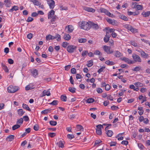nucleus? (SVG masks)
I'll use <instances>...</instances> for the list:
<instances>
[{
  "label": "nucleus",
  "mask_w": 150,
  "mask_h": 150,
  "mask_svg": "<svg viewBox=\"0 0 150 150\" xmlns=\"http://www.w3.org/2000/svg\"><path fill=\"white\" fill-rule=\"evenodd\" d=\"M100 11L101 12L104 13L105 14L106 13L107 11V10L106 9L103 8H100Z\"/></svg>",
  "instance_id": "56"
},
{
  "label": "nucleus",
  "mask_w": 150,
  "mask_h": 150,
  "mask_svg": "<svg viewBox=\"0 0 150 150\" xmlns=\"http://www.w3.org/2000/svg\"><path fill=\"white\" fill-rule=\"evenodd\" d=\"M18 90V88L16 86H11L8 87L7 88L8 91V93H14Z\"/></svg>",
  "instance_id": "3"
},
{
  "label": "nucleus",
  "mask_w": 150,
  "mask_h": 150,
  "mask_svg": "<svg viewBox=\"0 0 150 150\" xmlns=\"http://www.w3.org/2000/svg\"><path fill=\"white\" fill-rule=\"evenodd\" d=\"M138 51L140 53L142 56L144 58H146L148 57V54H147L144 51Z\"/></svg>",
  "instance_id": "17"
},
{
  "label": "nucleus",
  "mask_w": 150,
  "mask_h": 150,
  "mask_svg": "<svg viewBox=\"0 0 150 150\" xmlns=\"http://www.w3.org/2000/svg\"><path fill=\"white\" fill-rule=\"evenodd\" d=\"M30 1L33 3L35 5L37 6H39L40 5L41 3L39 1L37 0H29Z\"/></svg>",
  "instance_id": "14"
},
{
  "label": "nucleus",
  "mask_w": 150,
  "mask_h": 150,
  "mask_svg": "<svg viewBox=\"0 0 150 150\" xmlns=\"http://www.w3.org/2000/svg\"><path fill=\"white\" fill-rule=\"evenodd\" d=\"M1 65L2 66L3 69L6 72H8V69L7 67L3 63H1Z\"/></svg>",
  "instance_id": "24"
},
{
  "label": "nucleus",
  "mask_w": 150,
  "mask_h": 150,
  "mask_svg": "<svg viewBox=\"0 0 150 150\" xmlns=\"http://www.w3.org/2000/svg\"><path fill=\"white\" fill-rule=\"evenodd\" d=\"M137 3L136 2H133L132 3V8H136L137 6Z\"/></svg>",
  "instance_id": "39"
},
{
  "label": "nucleus",
  "mask_w": 150,
  "mask_h": 150,
  "mask_svg": "<svg viewBox=\"0 0 150 150\" xmlns=\"http://www.w3.org/2000/svg\"><path fill=\"white\" fill-rule=\"evenodd\" d=\"M142 15L145 17H148L149 14V13L148 11L145 12H143L142 13Z\"/></svg>",
  "instance_id": "42"
},
{
  "label": "nucleus",
  "mask_w": 150,
  "mask_h": 150,
  "mask_svg": "<svg viewBox=\"0 0 150 150\" xmlns=\"http://www.w3.org/2000/svg\"><path fill=\"white\" fill-rule=\"evenodd\" d=\"M20 127V125H16L13 126L12 127V130H13L19 128Z\"/></svg>",
  "instance_id": "37"
},
{
  "label": "nucleus",
  "mask_w": 150,
  "mask_h": 150,
  "mask_svg": "<svg viewBox=\"0 0 150 150\" xmlns=\"http://www.w3.org/2000/svg\"><path fill=\"white\" fill-rule=\"evenodd\" d=\"M121 53L118 51H117L115 52V55L117 57H119L120 56Z\"/></svg>",
  "instance_id": "44"
},
{
  "label": "nucleus",
  "mask_w": 150,
  "mask_h": 150,
  "mask_svg": "<svg viewBox=\"0 0 150 150\" xmlns=\"http://www.w3.org/2000/svg\"><path fill=\"white\" fill-rule=\"evenodd\" d=\"M134 84L137 87L139 86L140 87L142 86H143V84L140 82H136L134 83Z\"/></svg>",
  "instance_id": "43"
},
{
  "label": "nucleus",
  "mask_w": 150,
  "mask_h": 150,
  "mask_svg": "<svg viewBox=\"0 0 150 150\" xmlns=\"http://www.w3.org/2000/svg\"><path fill=\"white\" fill-rule=\"evenodd\" d=\"M105 68V67H101L98 70V73L99 74L100 73L103 71V70H104Z\"/></svg>",
  "instance_id": "57"
},
{
  "label": "nucleus",
  "mask_w": 150,
  "mask_h": 150,
  "mask_svg": "<svg viewBox=\"0 0 150 150\" xmlns=\"http://www.w3.org/2000/svg\"><path fill=\"white\" fill-rule=\"evenodd\" d=\"M47 1L50 8L53 9L55 6L54 1L53 0H47Z\"/></svg>",
  "instance_id": "6"
},
{
  "label": "nucleus",
  "mask_w": 150,
  "mask_h": 150,
  "mask_svg": "<svg viewBox=\"0 0 150 150\" xmlns=\"http://www.w3.org/2000/svg\"><path fill=\"white\" fill-rule=\"evenodd\" d=\"M14 136L13 135H10L8 136L6 138V140L8 141H11L13 140L14 139Z\"/></svg>",
  "instance_id": "21"
},
{
  "label": "nucleus",
  "mask_w": 150,
  "mask_h": 150,
  "mask_svg": "<svg viewBox=\"0 0 150 150\" xmlns=\"http://www.w3.org/2000/svg\"><path fill=\"white\" fill-rule=\"evenodd\" d=\"M50 18H52V19L51 20V22H54L55 21V20L56 19V16L55 15L54 16H52Z\"/></svg>",
  "instance_id": "54"
},
{
  "label": "nucleus",
  "mask_w": 150,
  "mask_h": 150,
  "mask_svg": "<svg viewBox=\"0 0 150 150\" xmlns=\"http://www.w3.org/2000/svg\"><path fill=\"white\" fill-rule=\"evenodd\" d=\"M79 26L81 29H83L85 30H88L91 28L90 24L88 22L83 21L79 23Z\"/></svg>",
  "instance_id": "1"
},
{
  "label": "nucleus",
  "mask_w": 150,
  "mask_h": 150,
  "mask_svg": "<svg viewBox=\"0 0 150 150\" xmlns=\"http://www.w3.org/2000/svg\"><path fill=\"white\" fill-rule=\"evenodd\" d=\"M48 135L49 136L52 138L54 137L56 135V134L53 132L50 133L48 134Z\"/></svg>",
  "instance_id": "53"
},
{
  "label": "nucleus",
  "mask_w": 150,
  "mask_h": 150,
  "mask_svg": "<svg viewBox=\"0 0 150 150\" xmlns=\"http://www.w3.org/2000/svg\"><path fill=\"white\" fill-rule=\"evenodd\" d=\"M60 98L63 101H67V97L66 96L62 95L60 97Z\"/></svg>",
  "instance_id": "36"
},
{
  "label": "nucleus",
  "mask_w": 150,
  "mask_h": 150,
  "mask_svg": "<svg viewBox=\"0 0 150 150\" xmlns=\"http://www.w3.org/2000/svg\"><path fill=\"white\" fill-rule=\"evenodd\" d=\"M84 10L89 12L93 13L95 11V10L93 8L89 7L84 6L83 7Z\"/></svg>",
  "instance_id": "10"
},
{
  "label": "nucleus",
  "mask_w": 150,
  "mask_h": 150,
  "mask_svg": "<svg viewBox=\"0 0 150 150\" xmlns=\"http://www.w3.org/2000/svg\"><path fill=\"white\" fill-rule=\"evenodd\" d=\"M109 38H108V37H106V36H105L104 38V41L105 42H108L109 40Z\"/></svg>",
  "instance_id": "63"
},
{
  "label": "nucleus",
  "mask_w": 150,
  "mask_h": 150,
  "mask_svg": "<svg viewBox=\"0 0 150 150\" xmlns=\"http://www.w3.org/2000/svg\"><path fill=\"white\" fill-rule=\"evenodd\" d=\"M46 39L47 40H53L55 39H57V41H59L61 40V36L60 35L57 34L55 36H53L49 34L46 36Z\"/></svg>",
  "instance_id": "2"
},
{
  "label": "nucleus",
  "mask_w": 150,
  "mask_h": 150,
  "mask_svg": "<svg viewBox=\"0 0 150 150\" xmlns=\"http://www.w3.org/2000/svg\"><path fill=\"white\" fill-rule=\"evenodd\" d=\"M32 75L34 77H35L38 75V71L35 69L32 72Z\"/></svg>",
  "instance_id": "33"
},
{
  "label": "nucleus",
  "mask_w": 150,
  "mask_h": 150,
  "mask_svg": "<svg viewBox=\"0 0 150 150\" xmlns=\"http://www.w3.org/2000/svg\"><path fill=\"white\" fill-rule=\"evenodd\" d=\"M110 88V86L108 84H106L105 87V90L106 91H108Z\"/></svg>",
  "instance_id": "59"
},
{
  "label": "nucleus",
  "mask_w": 150,
  "mask_h": 150,
  "mask_svg": "<svg viewBox=\"0 0 150 150\" xmlns=\"http://www.w3.org/2000/svg\"><path fill=\"white\" fill-rule=\"evenodd\" d=\"M22 107L23 108L26 110H27L29 111H31L30 109L29 108V107H28L27 105L25 104H23Z\"/></svg>",
  "instance_id": "28"
},
{
  "label": "nucleus",
  "mask_w": 150,
  "mask_h": 150,
  "mask_svg": "<svg viewBox=\"0 0 150 150\" xmlns=\"http://www.w3.org/2000/svg\"><path fill=\"white\" fill-rule=\"evenodd\" d=\"M69 90L72 93L75 92L76 88H74L70 87L69 88Z\"/></svg>",
  "instance_id": "30"
},
{
  "label": "nucleus",
  "mask_w": 150,
  "mask_h": 150,
  "mask_svg": "<svg viewBox=\"0 0 150 150\" xmlns=\"http://www.w3.org/2000/svg\"><path fill=\"white\" fill-rule=\"evenodd\" d=\"M58 101L57 100H54L52 102L49 103V104L51 105H56L57 104Z\"/></svg>",
  "instance_id": "40"
},
{
  "label": "nucleus",
  "mask_w": 150,
  "mask_h": 150,
  "mask_svg": "<svg viewBox=\"0 0 150 150\" xmlns=\"http://www.w3.org/2000/svg\"><path fill=\"white\" fill-rule=\"evenodd\" d=\"M138 10H142L143 9V7L142 5H137L136 7Z\"/></svg>",
  "instance_id": "55"
},
{
  "label": "nucleus",
  "mask_w": 150,
  "mask_h": 150,
  "mask_svg": "<svg viewBox=\"0 0 150 150\" xmlns=\"http://www.w3.org/2000/svg\"><path fill=\"white\" fill-rule=\"evenodd\" d=\"M105 14L109 17H114V15H113V14H111V13H110V12L108 11H107Z\"/></svg>",
  "instance_id": "52"
},
{
  "label": "nucleus",
  "mask_w": 150,
  "mask_h": 150,
  "mask_svg": "<svg viewBox=\"0 0 150 150\" xmlns=\"http://www.w3.org/2000/svg\"><path fill=\"white\" fill-rule=\"evenodd\" d=\"M77 127L78 129L80 131H83V128L82 126L80 125H77Z\"/></svg>",
  "instance_id": "41"
},
{
  "label": "nucleus",
  "mask_w": 150,
  "mask_h": 150,
  "mask_svg": "<svg viewBox=\"0 0 150 150\" xmlns=\"http://www.w3.org/2000/svg\"><path fill=\"white\" fill-rule=\"evenodd\" d=\"M132 57L134 60L136 62H141L140 57L137 54H133Z\"/></svg>",
  "instance_id": "7"
},
{
  "label": "nucleus",
  "mask_w": 150,
  "mask_h": 150,
  "mask_svg": "<svg viewBox=\"0 0 150 150\" xmlns=\"http://www.w3.org/2000/svg\"><path fill=\"white\" fill-rule=\"evenodd\" d=\"M17 112L19 116H21L24 114L25 112L23 111L22 109H21L17 110Z\"/></svg>",
  "instance_id": "20"
},
{
  "label": "nucleus",
  "mask_w": 150,
  "mask_h": 150,
  "mask_svg": "<svg viewBox=\"0 0 150 150\" xmlns=\"http://www.w3.org/2000/svg\"><path fill=\"white\" fill-rule=\"evenodd\" d=\"M18 10V8L17 6H14L12 8L9 10V11L12 12L14 11H17Z\"/></svg>",
  "instance_id": "19"
},
{
  "label": "nucleus",
  "mask_w": 150,
  "mask_h": 150,
  "mask_svg": "<svg viewBox=\"0 0 150 150\" xmlns=\"http://www.w3.org/2000/svg\"><path fill=\"white\" fill-rule=\"evenodd\" d=\"M55 12L53 10L50 11L48 14V18L49 19H50V18L52 16H54V15Z\"/></svg>",
  "instance_id": "13"
},
{
  "label": "nucleus",
  "mask_w": 150,
  "mask_h": 150,
  "mask_svg": "<svg viewBox=\"0 0 150 150\" xmlns=\"http://www.w3.org/2000/svg\"><path fill=\"white\" fill-rule=\"evenodd\" d=\"M96 91L99 93H101L103 92L102 90L100 88H97Z\"/></svg>",
  "instance_id": "61"
},
{
  "label": "nucleus",
  "mask_w": 150,
  "mask_h": 150,
  "mask_svg": "<svg viewBox=\"0 0 150 150\" xmlns=\"http://www.w3.org/2000/svg\"><path fill=\"white\" fill-rule=\"evenodd\" d=\"M8 62L10 64H12L13 63V61L11 59H8Z\"/></svg>",
  "instance_id": "64"
},
{
  "label": "nucleus",
  "mask_w": 150,
  "mask_h": 150,
  "mask_svg": "<svg viewBox=\"0 0 150 150\" xmlns=\"http://www.w3.org/2000/svg\"><path fill=\"white\" fill-rule=\"evenodd\" d=\"M23 122V120L22 118H21L20 119L18 120L17 121V123L22 124Z\"/></svg>",
  "instance_id": "51"
},
{
  "label": "nucleus",
  "mask_w": 150,
  "mask_h": 150,
  "mask_svg": "<svg viewBox=\"0 0 150 150\" xmlns=\"http://www.w3.org/2000/svg\"><path fill=\"white\" fill-rule=\"evenodd\" d=\"M120 18L121 19L126 21H127L128 20V18L124 15H122L120 16Z\"/></svg>",
  "instance_id": "38"
},
{
  "label": "nucleus",
  "mask_w": 150,
  "mask_h": 150,
  "mask_svg": "<svg viewBox=\"0 0 150 150\" xmlns=\"http://www.w3.org/2000/svg\"><path fill=\"white\" fill-rule=\"evenodd\" d=\"M91 27L94 30H98L99 28V26L97 24L95 23L92 22H90Z\"/></svg>",
  "instance_id": "9"
},
{
  "label": "nucleus",
  "mask_w": 150,
  "mask_h": 150,
  "mask_svg": "<svg viewBox=\"0 0 150 150\" xmlns=\"http://www.w3.org/2000/svg\"><path fill=\"white\" fill-rule=\"evenodd\" d=\"M4 2L6 7H8L10 6L11 4L10 0H5L4 1Z\"/></svg>",
  "instance_id": "16"
},
{
  "label": "nucleus",
  "mask_w": 150,
  "mask_h": 150,
  "mask_svg": "<svg viewBox=\"0 0 150 150\" xmlns=\"http://www.w3.org/2000/svg\"><path fill=\"white\" fill-rule=\"evenodd\" d=\"M122 60L129 64H133L134 63V61L126 57H123Z\"/></svg>",
  "instance_id": "11"
},
{
  "label": "nucleus",
  "mask_w": 150,
  "mask_h": 150,
  "mask_svg": "<svg viewBox=\"0 0 150 150\" xmlns=\"http://www.w3.org/2000/svg\"><path fill=\"white\" fill-rule=\"evenodd\" d=\"M74 30L73 26L72 25H69L65 27V30L67 33H69L72 32Z\"/></svg>",
  "instance_id": "5"
},
{
  "label": "nucleus",
  "mask_w": 150,
  "mask_h": 150,
  "mask_svg": "<svg viewBox=\"0 0 150 150\" xmlns=\"http://www.w3.org/2000/svg\"><path fill=\"white\" fill-rule=\"evenodd\" d=\"M27 37L28 38L30 39L33 37V34L32 33H30L27 35Z\"/></svg>",
  "instance_id": "58"
},
{
  "label": "nucleus",
  "mask_w": 150,
  "mask_h": 150,
  "mask_svg": "<svg viewBox=\"0 0 150 150\" xmlns=\"http://www.w3.org/2000/svg\"><path fill=\"white\" fill-rule=\"evenodd\" d=\"M108 131L107 133V134L108 136L109 137H111L112 136L113 134V132L111 130H108L106 131Z\"/></svg>",
  "instance_id": "27"
},
{
  "label": "nucleus",
  "mask_w": 150,
  "mask_h": 150,
  "mask_svg": "<svg viewBox=\"0 0 150 150\" xmlns=\"http://www.w3.org/2000/svg\"><path fill=\"white\" fill-rule=\"evenodd\" d=\"M50 89H48L47 91L44 90L42 92V95L41 97H43L46 95L49 96L50 95V93L49 91Z\"/></svg>",
  "instance_id": "12"
},
{
  "label": "nucleus",
  "mask_w": 150,
  "mask_h": 150,
  "mask_svg": "<svg viewBox=\"0 0 150 150\" xmlns=\"http://www.w3.org/2000/svg\"><path fill=\"white\" fill-rule=\"evenodd\" d=\"M96 127L97 128L96 130H101V129L102 128H103V125H97L96 126Z\"/></svg>",
  "instance_id": "49"
},
{
  "label": "nucleus",
  "mask_w": 150,
  "mask_h": 150,
  "mask_svg": "<svg viewBox=\"0 0 150 150\" xmlns=\"http://www.w3.org/2000/svg\"><path fill=\"white\" fill-rule=\"evenodd\" d=\"M130 27V28H131L129 30L130 31H131L132 32H133V33H135L137 32V29L132 28V27Z\"/></svg>",
  "instance_id": "48"
},
{
  "label": "nucleus",
  "mask_w": 150,
  "mask_h": 150,
  "mask_svg": "<svg viewBox=\"0 0 150 150\" xmlns=\"http://www.w3.org/2000/svg\"><path fill=\"white\" fill-rule=\"evenodd\" d=\"M77 47L73 45L68 46L67 48V51L70 53H72L74 52L76 50Z\"/></svg>",
  "instance_id": "4"
},
{
  "label": "nucleus",
  "mask_w": 150,
  "mask_h": 150,
  "mask_svg": "<svg viewBox=\"0 0 150 150\" xmlns=\"http://www.w3.org/2000/svg\"><path fill=\"white\" fill-rule=\"evenodd\" d=\"M87 62L88 63L86 64V65L88 67H91L93 64V62L91 60Z\"/></svg>",
  "instance_id": "31"
},
{
  "label": "nucleus",
  "mask_w": 150,
  "mask_h": 150,
  "mask_svg": "<svg viewBox=\"0 0 150 150\" xmlns=\"http://www.w3.org/2000/svg\"><path fill=\"white\" fill-rule=\"evenodd\" d=\"M50 124L52 126H55L57 124V122L56 121H50Z\"/></svg>",
  "instance_id": "46"
},
{
  "label": "nucleus",
  "mask_w": 150,
  "mask_h": 150,
  "mask_svg": "<svg viewBox=\"0 0 150 150\" xmlns=\"http://www.w3.org/2000/svg\"><path fill=\"white\" fill-rule=\"evenodd\" d=\"M96 133L97 134L101 135L102 134L101 130H96Z\"/></svg>",
  "instance_id": "60"
},
{
  "label": "nucleus",
  "mask_w": 150,
  "mask_h": 150,
  "mask_svg": "<svg viewBox=\"0 0 150 150\" xmlns=\"http://www.w3.org/2000/svg\"><path fill=\"white\" fill-rule=\"evenodd\" d=\"M74 136L73 134H68L67 135V138L69 139H72L74 138Z\"/></svg>",
  "instance_id": "35"
},
{
  "label": "nucleus",
  "mask_w": 150,
  "mask_h": 150,
  "mask_svg": "<svg viewBox=\"0 0 150 150\" xmlns=\"http://www.w3.org/2000/svg\"><path fill=\"white\" fill-rule=\"evenodd\" d=\"M105 63L106 64L110 66L112 65L115 64V63L114 62L112 61H110L109 60L106 61L105 62Z\"/></svg>",
  "instance_id": "25"
},
{
  "label": "nucleus",
  "mask_w": 150,
  "mask_h": 150,
  "mask_svg": "<svg viewBox=\"0 0 150 150\" xmlns=\"http://www.w3.org/2000/svg\"><path fill=\"white\" fill-rule=\"evenodd\" d=\"M33 88H34L32 84H30L28 85L25 87V89L27 91Z\"/></svg>",
  "instance_id": "22"
},
{
  "label": "nucleus",
  "mask_w": 150,
  "mask_h": 150,
  "mask_svg": "<svg viewBox=\"0 0 150 150\" xmlns=\"http://www.w3.org/2000/svg\"><path fill=\"white\" fill-rule=\"evenodd\" d=\"M39 129V125L37 124H35L33 127V129L35 131H38Z\"/></svg>",
  "instance_id": "45"
},
{
  "label": "nucleus",
  "mask_w": 150,
  "mask_h": 150,
  "mask_svg": "<svg viewBox=\"0 0 150 150\" xmlns=\"http://www.w3.org/2000/svg\"><path fill=\"white\" fill-rule=\"evenodd\" d=\"M138 109L139 110V111L138 112L139 113L140 115H142L143 113V108L142 107H138Z\"/></svg>",
  "instance_id": "29"
},
{
  "label": "nucleus",
  "mask_w": 150,
  "mask_h": 150,
  "mask_svg": "<svg viewBox=\"0 0 150 150\" xmlns=\"http://www.w3.org/2000/svg\"><path fill=\"white\" fill-rule=\"evenodd\" d=\"M71 72L72 74H74L76 73V69L74 68H72L71 69Z\"/></svg>",
  "instance_id": "62"
},
{
  "label": "nucleus",
  "mask_w": 150,
  "mask_h": 150,
  "mask_svg": "<svg viewBox=\"0 0 150 150\" xmlns=\"http://www.w3.org/2000/svg\"><path fill=\"white\" fill-rule=\"evenodd\" d=\"M106 20L109 23L113 25H115L117 22L115 20L109 18L106 19Z\"/></svg>",
  "instance_id": "15"
},
{
  "label": "nucleus",
  "mask_w": 150,
  "mask_h": 150,
  "mask_svg": "<svg viewBox=\"0 0 150 150\" xmlns=\"http://www.w3.org/2000/svg\"><path fill=\"white\" fill-rule=\"evenodd\" d=\"M94 101V100L92 98H89L88 99L86 100V102L88 103H90L93 102Z\"/></svg>",
  "instance_id": "34"
},
{
  "label": "nucleus",
  "mask_w": 150,
  "mask_h": 150,
  "mask_svg": "<svg viewBox=\"0 0 150 150\" xmlns=\"http://www.w3.org/2000/svg\"><path fill=\"white\" fill-rule=\"evenodd\" d=\"M71 38L69 34H65L64 36V38L66 40H70Z\"/></svg>",
  "instance_id": "23"
},
{
  "label": "nucleus",
  "mask_w": 150,
  "mask_h": 150,
  "mask_svg": "<svg viewBox=\"0 0 150 150\" xmlns=\"http://www.w3.org/2000/svg\"><path fill=\"white\" fill-rule=\"evenodd\" d=\"M103 49L108 54H111L113 53V51L110 50V47L106 45L104 46Z\"/></svg>",
  "instance_id": "8"
},
{
  "label": "nucleus",
  "mask_w": 150,
  "mask_h": 150,
  "mask_svg": "<svg viewBox=\"0 0 150 150\" xmlns=\"http://www.w3.org/2000/svg\"><path fill=\"white\" fill-rule=\"evenodd\" d=\"M64 142L62 141V140L60 141L58 143V146L59 147H60L62 148H63L64 147Z\"/></svg>",
  "instance_id": "18"
},
{
  "label": "nucleus",
  "mask_w": 150,
  "mask_h": 150,
  "mask_svg": "<svg viewBox=\"0 0 150 150\" xmlns=\"http://www.w3.org/2000/svg\"><path fill=\"white\" fill-rule=\"evenodd\" d=\"M69 43L67 42H64L62 43V46L63 47L65 48L68 45Z\"/></svg>",
  "instance_id": "50"
},
{
  "label": "nucleus",
  "mask_w": 150,
  "mask_h": 150,
  "mask_svg": "<svg viewBox=\"0 0 150 150\" xmlns=\"http://www.w3.org/2000/svg\"><path fill=\"white\" fill-rule=\"evenodd\" d=\"M88 53V52L87 51H83L81 54V56L84 57Z\"/></svg>",
  "instance_id": "47"
},
{
  "label": "nucleus",
  "mask_w": 150,
  "mask_h": 150,
  "mask_svg": "<svg viewBox=\"0 0 150 150\" xmlns=\"http://www.w3.org/2000/svg\"><path fill=\"white\" fill-rule=\"evenodd\" d=\"M78 40L79 43H84L87 41V40L85 38H81L78 39Z\"/></svg>",
  "instance_id": "32"
},
{
  "label": "nucleus",
  "mask_w": 150,
  "mask_h": 150,
  "mask_svg": "<svg viewBox=\"0 0 150 150\" xmlns=\"http://www.w3.org/2000/svg\"><path fill=\"white\" fill-rule=\"evenodd\" d=\"M51 110V109L50 108L45 109L43 111H42L41 112L42 114H46L49 111Z\"/></svg>",
  "instance_id": "26"
}]
</instances>
